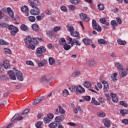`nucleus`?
Masks as SVG:
<instances>
[{
	"label": "nucleus",
	"instance_id": "51",
	"mask_svg": "<svg viewBox=\"0 0 128 128\" xmlns=\"http://www.w3.org/2000/svg\"><path fill=\"white\" fill-rule=\"evenodd\" d=\"M66 40L64 39V38H61L60 40L59 41V44L60 46H62L64 44H66Z\"/></svg>",
	"mask_w": 128,
	"mask_h": 128
},
{
	"label": "nucleus",
	"instance_id": "22",
	"mask_svg": "<svg viewBox=\"0 0 128 128\" xmlns=\"http://www.w3.org/2000/svg\"><path fill=\"white\" fill-rule=\"evenodd\" d=\"M86 66H94L96 64V61L94 60H88L86 63Z\"/></svg>",
	"mask_w": 128,
	"mask_h": 128
},
{
	"label": "nucleus",
	"instance_id": "16",
	"mask_svg": "<svg viewBox=\"0 0 128 128\" xmlns=\"http://www.w3.org/2000/svg\"><path fill=\"white\" fill-rule=\"evenodd\" d=\"M7 12H8V14L12 18H14V12L12 10V8H7Z\"/></svg>",
	"mask_w": 128,
	"mask_h": 128
},
{
	"label": "nucleus",
	"instance_id": "7",
	"mask_svg": "<svg viewBox=\"0 0 128 128\" xmlns=\"http://www.w3.org/2000/svg\"><path fill=\"white\" fill-rule=\"evenodd\" d=\"M24 120L22 116H21L19 114H16L11 119L10 122H14V120Z\"/></svg>",
	"mask_w": 128,
	"mask_h": 128
},
{
	"label": "nucleus",
	"instance_id": "58",
	"mask_svg": "<svg viewBox=\"0 0 128 128\" xmlns=\"http://www.w3.org/2000/svg\"><path fill=\"white\" fill-rule=\"evenodd\" d=\"M0 44H2V46H4V44H8V43L6 40H0Z\"/></svg>",
	"mask_w": 128,
	"mask_h": 128
},
{
	"label": "nucleus",
	"instance_id": "13",
	"mask_svg": "<svg viewBox=\"0 0 128 128\" xmlns=\"http://www.w3.org/2000/svg\"><path fill=\"white\" fill-rule=\"evenodd\" d=\"M8 74L10 80H16V75L14 71L12 70L9 71L8 72Z\"/></svg>",
	"mask_w": 128,
	"mask_h": 128
},
{
	"label": "nucleus",
	"instance_id": "43",
	"mask_svg": "<svg viewBox=\"0 0 128 128\" xmlns=\"http://www.w3.org/2000/svg\"><path fill=\"white\" fill-rule=\"evenodd\" d=\"M70 2L72 4H78L80 2V0H70Z\"/></svg>",
	"mask_w": 128,
	"mask_h": 128
},
{
	"label": "nucleus",
	"instance_id": "27",
	"mask_svg": "<svg viewBox=\"0 0 128 128\" xmlns=\"http://www.w3.org/2000/svg\"><path fill=\"white\" fill-rule=\"evenodd\" d=\"M108 90H110L108 84H106L104 85L103 90L104 91V92H108Z\"/></svg>",
	"mask_w": 128,
	"mask_h": 128
},
{
	"label": "nucleus",
	"instance_id": "29",
	"mask_svg": "<svg viewBox=\"0 0 128 128\" xmlns=\"http://www.w3.org/2000/svg\"><path fill=\"white\" fill-rule=\"evenodd\" d=\"M92 104H94V106H100V103L96 101V98L94 97L92 98Z\"/></svg>",
	"mask_w": 128,
	"mask_h": 128
},
{
	"label": "nucleus",
	"instance_id": "17",
	"mask_svg": "<svg viewBox=\"0 0 128 128\" xmlns=\"http://www.w3.org/2000/svg\"><path fill=\"white\" fill-rule=\"evenodd\" d=\"M46 34L49 38H54V30H48L46 31Z\"/></svg>",
	"mask_w": 128,
	"mask_h": 128
},
{
	"label": "nucleus",
	"instance_id": "2",
	"mask_svg": "<svg viewBox=\"0 0 128 128\" xmlns=\"http://www.w3.org/2000/svg\"><path fill=\"white\" fill-rule=\"evenodd\" d=\"M92 26L94 30H97V32H102V28L94 20H92Z\"/></svg>",
	"mask_w": 128,
	"mask_h": 128
},
{
	"label": "nucleus",
	"instance_id": "30",
	"mask_svg": "<svg viewBox=\"0 0 128 128\" xmlns=\"http://www.w3.org/2000/svg\"><path fill=\"white\" fill-rule=\"evenodd\" d=\"M117 42L118 44H120V46H124L126 44V42L122 40L121 39H118L117 40Z\"/></svg>",
	"mask_w": 128,
	"mask_h": 128
},
{
	"label": "nucleus",
	"instance_id": "48",
	"mask_svg": "<svg viewBox=\"0 0 128 128\" xmlns=\"http://www.w3.org/2000/svg\"><path fill=\"white\" fill-rule=\"evenodd\" d=\"M4 52H6V54H12V50H10V49L8 48H4Z\"/></svg>",
	"mask_w": 128,
	"mask_h": 128
},
{
	"label": "nucleus",
	"instance_id": "42",
	"mask_svg": "<svg viewBox=\"0 0 128 128\" xmlns=\"http://www.w3.org/2000/svg\"><path fill=\"white\" fill-rule=\"evenodd\" d=\"M62 94L64 96H68L70 94L68 90L66 89H64L62 90Z\"/></svg>",
	"mask_w": 128,
	"mask_h": 128
},
{
	"label": "nucleus",
	"instance_id": "32",
	"mask_svg": "<svg viewBox=\"0 0 128 128\" xmlns=\"http://www.w3.org/2000/svg\"><path fill=\"white\" fill-rule=\"evenodd\" d=\"M42 124H44L42 122L39 121L36 123L35 126L37 128H42Z\"/></svg>",
	"mask_w": 128,
	"mask_h": 128
},
{
	"label": "nucleus",
	"instance_id": "6",
	"mask_svg": "<svg viewBox=\"0 0 128 128\" xmlns=\"http://www.w3.org/2000/svg\"><path fill=\"white\" fill-rule=\"evenodd\" d=\"M80 18L82 20L86 22H90V17L88 16V15L86 14L80 13Z\"/></svg>",
	"mask_w": 128,
	"mask_h": 128
},
{
	"label": "nucleus",
	"instance_id": "57",
	"mask_svg": "<svg viewBox=\"0 0 128 128\" xmlns=\"http://www.w3.org/2000/svg\"><path fill=\"white\" fill-rule=\"evenodd\" d=\"M4 70L3 68L2 64H0V74H4Z\"/></svg>",
	"mask_w": 128,
	"mask_h": 128
},
{
	"label": "nucleus",
	"instance_id": "37",
	"mask_svg": "<svg viewBox=\"0 0 128 128\" xmlns=\"http://www.w3.org/2000/svg\"><path fill=\"white\" fill-rule=\"evenodd\" d=\"M20 28L22 30H24V32H28V26L24 24H22L21 25Z\"/></svg>",
	"mask_w": 128,
	"mask_h": 128
},
{
	"label": "nucleus",
	"instance_id": "46",
	"mask_svg": "<svg viewBox=\"0 0 128 128\" xmlns=\"http://www.w3.org/2000/svg\"><path fill=\"white\" fill-rule=\"evenodd\" d=\"M120 76H121V78H124V76H126V74H128V72H126V71H120Z\"/></svg>",
	"mask_w": 128,
	"mask_h": 128
},
{
	"label": "nucleus",
	"instance_id": "35",
	"mask_svg": "<svg viewBox=\"0 0 128 128\" xmlns=\"http://www.w3.org/2000/svg\"><path fill=\"white\" fill-rule=\"evenodd\" d=\"M84 86L85 88H88L92 86V83L89 82H85L84 84Z\"/></svg>",
	"mask_w": 128,
	"mask_h": 128
},
{
	"label": "nucleus",
	"instance_id": "11",
	"mask_svg": "<svg viewBox=\"0 0 128 128\" xmlns=\"http://www.w3.org/2000/svg\"><path fill=\"white\" fill-rule=\"evenodd\" d=\"M28 2L30 4V6L32 8H37L36 6H38V0H34L33 1L28 0Z\"/></svg>",
	"mask_w": 128,
	"mask_h": 128
},
{
	"label": "nucleus",
	"instance_id": "59",
	"mask_svg": "<svg viewBox=\"0 0 128 128\" xmlns=\"http://www.w3.org/2000/svg\"><path fill=\"white\" fill-rule=\"evenodd\" d=\"M120 104L121 106H123L124 108H128V104L124 101H120Z\"/></svg>",
	"mask_w": 128,
	"mask_h": 128
},
{
	"label": "nucleus",
	"instance_id": "64",
	"mask_svg": "<svg viewBox=\"0 0 128 128\" xmlns=\"http://www.w3.org/2000/svg\"><path fill=\"white\" fill-rule=\"evenodd\" d=\"M54 114H48L47 115V118L49 119L50 120H52V118H54Z\"/></svg>",
	"mask_w": 128,
	"mask_h": 128
},
{
	"label": "nucleus",
	"instance_id": "56",
	"mask_svg": "<svg viewBox=\"0 0 128 128\" xmlns=\"http://www.w3.org/2000/svg\"><path fill=\"white\" fill-rule=\"evenodd\" d=\"M26 48H30V50H34L36 48V46L30 44L28 45V46H26Z\"/></svg>",
	"mask_w": 128,
	"mask_h": 128
},
{
	"label": "nucleus",
	"instance_id": "40",
	"mask_svg": "<svg viewBox=\"0 0 128 128\" xmlns=\"http://www.w3.org/2000/svg\"><path fill=\"white\" fill-rule=\"evenodd\" d=\"M97 115L100 118H104V116H106V114L104 112H98Z\"/></svg>",
	"mask_w": 128,
	"mask_h": 128
},
{
	"label": "nucleus",
	"instance_id": "36",
	"mask_svg": "<svg viewBox=\"0 0 128 128\" xmlns=\"http://www.w3.org/2000/svg\"><path fill=\"white\" fill-rule=\"evenodd\" d=\"M68 8L70 12H74L76 10V7L74 5L70 4L68 6Z\"/></svg>",
	"mask_w": 128,
	"mask_h": 128
},
{
	"label": "nucleus",
	"instance_id": "61",
	"mask_svg": "<svg viewBox=\"0 0 128 128\" xmlns=\"http://www.w3.org/2000/svg\"><path fill=\"white\" fill-rule=\"evenodd\" d=\"M44 124H48L50 122V119H49L48 117L44 118Z\"/></svg>",
	"mask_w": 128,
	"mask_h": 128
},
{
	"label": "nucleus",
	"instance_id": "54",
	"mask_svg": "<svg viewBox=\"0 0 128 128\" xmlns=\"http://www.w3.org/2000/svg\"><path fill=\"white\" fill-rule=\"evenodd\" d=\"M98 6L100 10H104V6L102 4H98Z\"/></svg>",
	"mask_w": 128,
	"mask_h": 128
},
{
	"label": "nucleus",
	"instance_id": "60",
	"mask_svg": "<svg viewBox=\"0 0 128 128\" xmlns=\"http://www.w3.org/2000/svg\"><path fill=\"white\" fill-rule=\"evenodd\" d=\"M84 99L85 100H86L87 102H90V96H83Z\"/></svg>",
	"mask_w": 128,
	"mask_h": 128
},
{
	"label": "nucleus",
	"instance_id": "39",
	"mask_svg": "<svg viewBox=\"0 0 128 128\" xmlns=\"http://www.w3.org/2000/svg\"><path fill=\"white\" fill-rule=\"evenodd\" d=\"M21 10L22 12H28V6H23L21 8Z\"/></svg>",
	"mask_w": 128,
	"mask_h": 128
},
{
	"label": "nucleus",
	"instance_id": "21",
	"mask_svg": "<svg viewBox=\"0 0 128 128\" xmlns=\"http://www.w3.org/2000/svg\"><path fill=\"white\" fill-rule=\"evenodd\" d=\"M115 66L117 67L118 70H120V72H122V70H124V67H122V66L120 63L116 62L115 64Z\"/></svg>",
	"mask_w": 128,
	"mask_h": 128
},
{
	"label": "nucleus",
	"instance_id": "26",
	"mask_svg": "<svg viewBox=\"0 0 128 128\" xmlns=\"http://www.w3.org/2000/svg\"><path fill=\"white\" fill-rule=\"evenodd\" d=\"M46 64V60H42V62L38 63V66L39 68H42Z\"/></svg>",
	"mask_w": 128,
	"mask_h": 128
},
{
	"label": "nucleus",
	"instance_id": "18",
	"mask_svg": "<svg viewBox=\"0 0 128 128\" xmlns=\"http://www.w3.org/2000/svg\"><path fill=\"white\" fill-rule=\"evenodd\" d=\"M82 42L84 44H86L87 46L92 44V41L88 38H84L82 40Z\"/></svg>",
	"mask_w": 128,
	"mask_h": 128
},
{
	"label": "nucleus",
	"instance_id": "38",
	"mask_svg": "<svg viewBox=\"0 0 128 128\" xmlns=\"http://www.w3.org/2000/svg\"><path fill=\"white\" fill-rule=\"evenodd\" d=\"M55 120L56 122H62L64 120V118H62V117L60 116H57L55 118Z\"/></svg>",
	"mask_w": 128,
	"mask_h": 128
},
{
	"label": "nucleus",
	"instance_id": "31",
	"mask_svg": "<svg viewBox=\"0 0 128 128\" xmlns=\"http://www.w3.org/2000/svg\"><path fill=\"white\" fill-rule=\"evenodd\" d=\"M64 48L65 50H68L72 48L70 45L68 44H64L63 45Z\"/></svg>",
	"mask_w": 128,
	"mask_h": 128
},
{
	"label": "nucleus",
	"instance_id": "55",
	"mask_svg": "<svg viewBox=\"0 0 128 128\" xmlns=\"http://www.w3.org/2000/svg\"><path fill=\"white\" fill-rule=\"evenodd\" d=\"M76 86H71L69 90L71 91V92H76Z\"/></svg>",
	"mask_w": 128,
	"mask_h": 128
},
{
	"label": "nucleus",
	"instance_id": "4",
	"mask_svg": "<svg viewBox=\"0 0 128 128\" xmlns=\"http://www.w3.org/2000/svg\"><path fill=\"white\" fill-rule=\"evenodd\" d=\"M16 74L17 80H19L20 82H23L24 76H22V73L18 70H16Z\"/></svg>",
	"mask_w": 128,
	"mask_h": 128
},
{
	"label": "nucleus",
	"instance_id": "20",
	"mask_svg": "<svg viewBox=\"0 0 128 128\" xmlns=\"http://www.w3.org/2000/svg\"><path fill=\"white\" fill-rule=\"evenodd\" d=\"M111 98H112V100L113 102H118V96H116V94L110 93Z\"/></svg>",
	"mask_w": 128,
	"mask_h": 128
},
{
	"label": "nucleus",
	"instance_id": "5",
	"mask_svg": "<svg viewBox=\"0 0 128 128\" xmlns=\"http://www.w3.org/2000/svg\"><path fill=\"white\" fill-rule=\"evenodd\" d=\"M80 18L82 20L86 22H90V17L88 16V15L86 14L80 13Z\"/></svg>",
	"mask_w": 128,
	"mask_h": 128
},
{
	"label": "nucleus",
	"instance_id": "41",
	"mask_svg": "<svg viewBox=\"0 0 128 128\" xmlns=\"http://www.w3.org/2000/svg\"><path fill=\"white\" fill-rule=\"evenodd\" d=\"M68 44H71V46H74V41L72 40V38L70 37V36H68Z\"/></svg>",
	"mask_w": 128,
	"mask_h": 128
},
{
	"label": "nucleus",
	"instance_id": "23",
	"mask_svg": "<svg viewBox=\"0 0 128 128\" xmlns=\"http://www.w3.org/2000/svg\"><path fill=\"white\" fill-rule=\"evenodd\" d=\"M104 126H106V128H110V121L108 119H104Z\"/></svg>",
	"mask_w": 128,
	"mask_h": 128
},
{
	"label": "nucleus",
	"instance_id": "44",
	"mask_svg": "<svg viewBox=\"0 0 128 128\" xmlns=\"http://www.w3.org/2000/svg\"><path fill=\"white\" fill-rule=\"evenodd\" d=\"M44 13L41 14V16H38L36 17L37 20H42V18H44Z\"/></svg>",
	"mask_w": 128,
	"mask_h": 128
},
{
	"label": "nucleus",
	"instance_id": "45",
	"mask_svg": "<svg viewBox=\"0 0 128 128\" xmlns=\"http://www.w3.org/2000/svg\"><path fill=\"white\" fill-rule=\"evenodd\" d=\"M80 72H74L72 74V78H76V76H80Z\"/></svg>",
	"mask_w": 128,
	"mask_h": 128
},
{
	"label": "nucleus",
	"instance_id": "1",
	"mask_svg": "<svg viewBox=\"0 0 128 128\" xmlns=\"http://www.w3.org/2000/svg\"><path fill=\"white\" fill-rule=\"evenodd\" d=\"M8 29L11 30L10 32L12 36H16V34L18 32V28L12 25H9Z\"/></svg>",
	"mask_w": 128,
	"mask_h": 128
},
{
	"label": "nucleus",
	"instance_id": "8",
	"mask_svg": "<svg viewBox=\"0 0 128 128\" xmlns=\"http://www.w3.org/2000/svg\"><path fill=\"white\" fill-rule=\"evenodd\" d=\"M26 44V46H28L30 44H32V38L30 36H26L24 40Z\"/></svg>",
	"mask_w": 128,
	"mask_h": 128
},
{
	"label": "nucleus",
	"instance_id": "50",
	"mask_svg": "<svg viewBox=\"0 0 128 128\" xmlns=\"http://www.w3.org/2000/svg\"><path fill=\"white\" fill-rule=\"evenodd\" d=\"M28 20L31 22H36V17L34 16H30L28 17Z\"/></svg>",
	"mask_w": 128,
	"mask_h": 128
},
{
	"label": "nucleus",
	"instance_id": "14",
	"mask_svg": "<svg viewBox=\"0 0 128 128\" xmlns=\"http://www.w3.org/2000/svg\"><path fill=\"white\" fill-rule=\"evenodd\" d=\"M2 64L6 70H8V68H10V62L8 60H4Z\"/></svg>",
	"mask_w": 128,
	"mask_h": 128
},
{
	"label": "nucleus",
	"instance_id": "3",
	"mask_svg": "<svg viewBox=\"0 0 128 128\" xmlns=\"http://www.w3.org/2000/svg\"><path fill=\"white\" fill-rule=\"evenodd\" d=\"M40 10L38 8L35 7L30 10V14H32V16H38Z\"/></svg>",
	"mask_w": 128,
	"mask_h": 128
},
{
	"label": "nucleus",
	"instance_id": "24",
	"mask_svg": "<svg viewBox=\"0 0 128 128\" xmlns=\"http://www.w3.org/2000/svg\"><path fill=\"white\" fill-rule=\"evenodd\" d=\"M48 126L50 128H58V123L56 122H53L49 124Z\"/></svg>",
	"mask_w": 128,
	"mask_h": 128
},
{
	"label": "nucleus",
	"instance_id": "63",
	"mask_svg": "<svg viewBox=\"0 0 128 128\" xmlns=\"http://www.w3.org/2000/svg\"><path fill=\"white\" fill-rule=\"evenodd\" d=\"M32 44H38V42L35 38H32Z\"/></svg>",
	"mask_w": 128,
	"mask_h": 128
},
{
	"label": "nucleus",
	"instance_id": "19",
	"mask_svg": "<svg viewBox=\"0 0 128 128\" xmlns=\"http://www.w3.org/2000/svg\"><path fill=\"white\" fill-rule=\"evenodd\" d=\"M32 30L34 32H38L40 30V26L36 24H34L32 26Z\"/></svg>",
	"mask_w": 128,
	"mask_h": 128
},
{
	"label": "nucleus",
	"instance_id": "62",
	"mask_svg": "<svg viewBox=\"0 0 128 128\" xmlns=\"http://www.w3.org/2000/svg\"><path fill=\"white\" fill-rule=\"evenodd\" d=\"M100 22L101 24H104L106 22V18H101L100 19Z\"/></svg>",
	"mask_w": 128,
	"mask_h": 128
},
{
	"label": "nucleus",
	"instance_id": "10",
	"mask_svg": "<svg viewBox=\"0 0 128 128\" xmlns=\"http://www.w3.org/2000/svg\"><path fill=\"white\" fill-rule=\"evenodd\" d=\"M46 49L44 46L38 48L36 50V54H42V52H46Z\"/></svg>",
	"mask_w": 128,
	"mask_h": 128
},
{
	"label": "nucleus",
	"instance_id": "28",
	"mask_svg": "<svg viewBox=\"0 0 128 128\" xmlns=\"http://www.w3.org/2000/svg\"><path fill=\"white\" fill-rule=\"evenodd\" d=\"M111 25L112 26H113L112 29L116 30V26H118V22H116V20H113L111 21Z\"/></svg>",
	"mask_w": 128,
	"mask_h": 128
},
{
	"label": "nucleus",
	"instance_id": "34",
	"mask_svg": "<svg viewBox=\"0 0 128 128\" xmlns=\"http://www.w3.org/2000/svg\"><path fill=\"white\" fill-rule=\"evenodd\" d=\"M71 36L76 38H80V33L78 32H71Z\"/></svg>",
	"mask_w": 128,
	"mask_h": 128
},
{
	"label": "nucleus",
	"instance_id": "49",
	"mask_svg": "<svg viewBox=\"0 0 128 128\" xmlns=\"http://www.w3.org/2000/svg\"><path fill=\"white\" fill-rule=\"evenodd\" d=\"M67 30H68L70 32H74V27L70 24L67 26Z\"/></svg>",
	"mask_w": 128,
	"mask_h": 128
},
{
	"label": "nucleus",
	"instance_id": "47",
	"mask_svg": "<svg viewBox=\"0 0 128 128\" xmlns=\"http://www.w3.org/2000/svg\"><path fill=\"white\" fill-rule=\"evenodd\" d=\"M48 62L50 66H52L54 64V59L52 57L49 58H48Z\"/></svg>",
	"mask_w": 128,
	"mask_h": 128
},
{
	"label": "nucleus",
	"instance_id": "53",
	"mask_svg": "<svg viewBox=\"0 0 128 128\" xmlns=\"http://www.w3.org/2000/svg\"><path fill=\"white\" fill-rule=\"evenodd\" d=\"M121 114L124 116V114H128V110H122L120 111Z\"/></svg>",
	"mask_w": 128,
	"mask_h": 128
},
{
	"label": "nucleus",
	"instance_id": "25",
	"mask_svg": "<svg viewBox=\"0 0 128 128\" xmlns=\"http://www.w3.org/2000/svg\"><path fill=\"white\" fill-rule=\"evenodd\" d=\"M58 108L59 110V114H66V110L60 105H59L58 106Z\"/></svg>",
	"mask_w": 128,
	"mask_h": 128
},
{
	"label": "nucleus",
	"instance_id": "33",
	"mask_svg": "<svg viewBox=\"0 0 128 128\" xmlns=\"http://www.w3.org/2000/svg\"><path fill=\"white\" fill-rule=\"evenodd\" d=\"M98 42L100 44H108V42L104 39H98Z\"/></svg>",
	"mask_w": 128,
	"mask_h": 128
},
{
	"label": "nucleus",
	"instance_id": "15",
	"mask_svg": "<svg viewBox=\"0 0 128 128\" xmlns=\"http://www.w3.org/2000/svg\"><path fill=\"white\" fill-rule=\"evenodd\" d=\"M44 98V96H40V98L36 99L32 103L33 106H36V104H38L40 102H42V100Z\"/></svg>",
	"mask_w": 128,
	"mask_h": 128
},
{
	"label": "nucleus",
	"instance_id": "9",
	"mask_svg": "<svg viewBox=\"0 0 128 128\" xmlns=\"http://www.w3.org/2000/svg\"><path fill=\"white\" fill-rule=\"evenodd\" d=\"M50 80H52V78H48L44 76L40 78V82L41 84H48L50 82Z\"/></svg>",
	"mask_w": 128,
	"mask_h": 128
},
{
	"label": "nucleus",
	"instance_id": "52",
	"mask_svg": "<svg viewBox=\"0 0 128 128\" xmlns=\"http://www.w3.org/2000/svg\"><path fill=\"white\" fill-rule=\"evenodd\" d=\"M73 40V42H74V44H76V46H80L81 44L80 42L78 40H77L76 39H74L73 40Z\"/></svg>",
	"mask_w": 128,
	"mask_h": 128
},
{
	"label": "nucleus",
	"instance_id": "12",
	"mask_svg": "<svg viewBox=\"0 0 128 128\" xmlns=\"http://www.w3.org/2000/svg\"><path fill=\"white\" fill-rule=\"evenodd\" d=\"M76 92L78 94H82L86 92V90L82 88L80 85L76 86Z\"/></svg>",
	"mask_w": 128,
	"mask_h": 128
}]
</instances>
